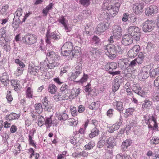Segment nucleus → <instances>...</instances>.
Wrapping results in <instances>:
<instances>
[{
	"mask_svg": "<svg viewBox=\"0 0 159 159\" xmlns=\"http://www.w3.org/2000/svg\"><path fill=\"white\" fill-rule=\"evenodd\" d=\"M107 50L106 55L112 59L115 58L116 55L122 54L123 51L121 50L120 46L116 43L107 45Z\"/></svg>",
	"mask_w": 159,
	"mask_h": 159,
	"instance_id": "f257e3e1",
	"label": "nucleus"
},
{
	"mask_svg": "<svg viewBox=\"0 0 159 159\" xmlns=\"http://www.w3.org/2000/svg\"><path fill=\"white\" fill-rule=\"evenodd\" d=\"M120 6V4L119 3L108 6L107 7L106 15H105V17L104 16L105 18L108 19L109 18L108 16L112 17L115 16L117 14Z\"/></svg>",
	"mask_w": 159,
	"mask_h": 159,
	"instance_id": "f03ea898",
	"label": "nucleus"
},
{
	"mask_svg": "<svg viewBox=\"0 0 159 159\" xmlns=\"http://www.w3.org/2000/svg\"><path fill=\"white\" fill-rule=\"evenodd\" d=\"M128 33L136 41H139L140 37V29L138 27L130 26L128 29Z\"/></svg>",
	"mask_w": 159,
	"mask_h": 159,
	"instance_id": "7ed1b4c3",
	"label": "nucleus"
},
{
	"mask_svg": "<svg viewBox=\"0 0 159 159\" xmlns=\"http://www.w3.org/2000/svg\"><path fill=\"white\" fill-rule=\"evenodd\" d=\"M73 48L72 43L70 42H67L61 48V54L64 56H67L71 52Z\"/></svg>",
	"mask_w": 159,
	"mask_h": 159,
	"instance_id": "20e7f679",
	"label": "nucleus"
},
{
	"mask_svg": "<svg viewBox=\"0 0 159 159\" xmlns=\"http://www.w3.org/2000/svg\"><path fill=\"white\" fill-rule=\"evenodd\" d=\"M37 36L32 34H27L23 37L22 41L28 45H30L36 42Z\"/></svg>",
	"mask_w": 159,
	"mask_h": 159,
	"instance_id": "39448f33",
	"label": "nucleus"
},
{
	"mask_svg": "<svg viewBox=\"0 0 159 159\" xmlns=\"http://www.w3.org/2000/svg\"><path fill=\"white\" fill-rule=\"evenodd\" d=\"M152 21L147 20L143 24L142 30L145 33L149 32L153 29Z\"/></svg>",
	"mask_w": 159,
	"mask_h": 159,
	"instance_id": "423d86ee",
	"label": "nucleus"
},
{
	"mask_svg": "<svg viewBox=\"0 0 159 159\" xmlns=\"http://www.w3.org/2000/svg\"><path fill=\"white\" fill-rule=\"evenodd\" d=\"M124 78L121 76L116 77L113 81L112 90L113 92H116L119 89L120 84L122 83Z\"/></svg>",
	"mask_w": 159,
	"mask_h": 159,
	"instance_id": "0eeeda50",
	"label": "nucleus"
},
{
	"mask_svg": "<svg viewBox=\"0 0 159 159\" xmlns=\"http://www.w3.org/2000/svg\"><path fill=\"white\" fill-rule=\"evenodd\" d=\"M122 30L121 27L119 26L116 25L114 27L113 34L114 38L117 39L121 38L122 36Z\"/></svg>",
	"mask_w": 159,
	"mask_h": 159,
	"instance_id": "6e6552de",
	"label": "nucleus"
},
{
	"mask_svg": "<svg viewBox=\"0 0 159 159\" xmlns=\"http://www.w3.org/2000/svg\"><path fill=\"white\" fill-rule=\"evenodd\" d=\"M133 38L129 34H126L122 37L121 43L127 46L131 44L133 42Z\"/></svg>",
	"mask_w": 159,
	"mask_h": 159,
	"instance_id": "1a4fd4ad",
	"label": "nucleus"
},
{
	"mask_svg": "<svg viewBox=\"0 0 159 159\" xmlns=\"http://www.w3.org/2000/svg\"><path fill=\"white\" fill-rule=\"evenodd\" d=\"M46 41L47 43L51 44V42L50 41V39H52L58 40L60 38V36L58 35H57L54 32L50 34H49L48 31L46 34Z\"/></svg>",
	"mask_w": 159,
	"mask_h": 159,
	"instance_id": "9d476101",
	"label": "nucleus"
},
{
	"mask_svg": "<svg viewBox=\"0 0 159 159\" xmlns=\"http://www.w3.org/2000/svg\"><path fill=\"white\" fill-rule=\"evenodd\" d=\"M144 6V3H140L139 4H135L134 5L133 10L134 13L138 14L143 11V9Z\"/></svg>",
	"mask_w": 159,
	"mask_h": 159,
	"instance_id": "9b49d317",
	"label": "nucleus"
},
{
	"mask_svg": "<svg viewBox=\"0 0 159 159\" xmlns=\"http://www.w3.org/2000/svg\"><path fill=\"white\" fill-rule=\"evenodd\" d=\"M68 98L69 95L68 94L61 92L57 93V94L54 95L53 96L54 99L57 102L60 100H64L65 99H68Z\"/></svg>",
	"mask_w": 159,
	"mask_h": 159,
	"instance_id": "f8f14e48",
	"label": "nucleus"
},
{
	"mask_svg": "<svg viewBox=\"0 0 159 159\" xmlns=\"http://www.w3.org/2000/svg\"><path fill=\"white\" fill-rule=\"evenodd\" d=\"M107 28V26L105 22H102L98 24L95 29L96 33L99 34L104 32Z\"/></svg>",
	"mask_w": 159,
	"mask_h": 159,
	"instance_id": "ddd939ff",
	"label": "nucleus"
},
{
	"mask_svg": "<svg viewBox=\"0 0 159 159\" xmlns=\"http://www.w3.org/2000/svg\"><path fill=\"white\" fill-rule=\"evenodd\" d=\"M157 7L155 5H152L147 8L145 11V13L147 15L149 16L157 13Z\"/></svg>",
	"mask_w": 159,
	"mask_h": 159,
	"instance_id": "4468645a",
	"label": "nucleus"
},
{
	"mask_svg": "<svg viewBox=\"0 0 159 159\" xmlns=\"http://www.w3.org/2000/svg\"><path fill=\"white\" fill-rule=\"evenodd\" d=\"M148 124V128L151 129L152 130H155L157 129L158 128L157 120L156 118L153 116H152L151 119L150 118V120Z\"/></svg>",
	"mask_w": 159,
	"mask_h": 159,
	"instance_id": "2eb2a0df",
	"label": "nucleus"
},
{
	"mask_svg": "<svg viewBox=\"0 0 159 159\" xmlns=\"http://www.w3.org/2000/svg\"><path fill=\"white\" fill-rule=\"evenodd\" d=\"M149 66L148 65L143 68L142 71L139 74V76L143 79H145L149 76L148 72L149 70Z\"/></svg>",
	"mask_w": 159,
	"mask_h": 159,
	"instance_id": "dca6fc26",
	"label": "nucleus"
},
{
	"mask_svg": "<svg viewBox=\"0 0 159 159\" xmlns=\"http://www.w3.org/2000/svg\"><path fill=\"white\" fill-rule=\"evenodd\" d=\"M114 142L115 140L113 138L111 137L109 138L105 142V148H113L116 145V143Z\"/></svg>",
	"mask_w": 159,
	"mask_h": 159,
	"instance_id": "f3484780",
	"label": "nucleus"
},
{
	"mask_svg": "<svg viewBox=\"0 0 159 159\" xmlns=\"http://www.w3.org/2000/svg\"><path fill=\"white\" fill-rule=\"evenodd\" d=\"M117 67V64L115 62L108 63L105 65V68L106 70L110 73L112 71L115 70Z\"/></svg>",
	"mask_w": 159,
	"mask_h": 159,
	"instance_id": "a211bd4d",
	"label": "nucleus"
},
{
	"mask_svg": "<svg viewBox=\"0 0 159 159\" xmlns=\"http://www.w3.org/2000/svg\"><path fill=\"white\" fill-rule=\"evenodd\" d=\"M121 119V117L120 115L119 119L118 121H117L118 123L117 124L115 125H113L111 127H110L108 130V132L110 133H112L115 131L118 130L119 128V126L122 122V121Z\"/></svg>",
	"mask_w": 159,
	"mask_h": 159,
	"instance_id": "6ab92c4d",
	"label": "nucleus"
},
{
	"mask_svg": "<svg viewBox=\"0 0 159 159\" xmlns=\"http://www.w3.org/2000/svg\"><path fill=\"white\" fill-rule=\"evenodd\" d=\"M40 68L38 66H35L34 65H30L28 68V72L32 75H36L37 71L40 70Z\"/></svg>",
	"mask_w": 159,
	"mask_h": 159,
	"instance_id": "aec40b11",
	"label": "nucleus"
},
{
	"mask_svg": "<svg viewBox=\"0 0 159 159\" xmlns=\"http://www.w3.org/2000/svg\"><path fill=\"white\" fill-rule=\"evenodd\" d=\"M58 21L63 25L66 32H68L70 31V28L68 27L67 24V21L65 18L64 17L62 16L61 17L58 19Z\"/></svg>",
	"mask_w": 159,
	"mask_h": 159,
	"instance_id": "412c9836",
	"label": "nucleus"
},
{
	"mask_svg": "<svg viewBox=\"0 0 159 159\" xmlns=\"http://www.w3.org/2000/svg\"><path fill=\"white\" fill-rule=\"evenodd\" d=\"M133 91L141 97L144 96L145 93L141 87L135 85L133 87Z\"/></svg>",
	"mask_w": 159,
	"mask_h": 159,
	"instance_id": "4be33fe9",
	"label": "nucleus"
},
{
	"mask_svg": "<svg viewBox=\"0 0 159 159\" xmlns=\"http://www.w3.org/2000/svg\"><path fill=\"white\" fill-rule=\"evenodd\" d=\"M20 116V114H17L15 113H11L6 116V120H7L17 119Z\"/></svg>",
	"mask_w": 159,
	"mask_h": 159,
	"instance_id": "5701e85b",
	"label": "nucleus"
},
{
	"mask_svg": "<svg viewBox=\"0 0 159 159\" xmlns=\"http://www.w3.org/2000/svg\"><path fill=\"white\" fill-rule=\"evenodd\" d=\"M132 142L129 139H126L124 141L121 145V149L123 151H125L127 148L128 146H129L131 144Z\"/></svg>",
	"mask_w": 159,
	"mask_h": 159,
	"instance_id": "b1692460",
	"label": "nucleus"
},
{
	"mask_svg": "<svg viewBox=\"0 0 159 159\" xmlns=\"http://www.w3.org/2000/svg\"><path fill=\"white\" fill-rule=\"evenodd\" d=\"M91 55L94 57H98L100 55V52L97 48L91 47L90 48Z\"/></svg>",
	"mask_w": 159,
	"mask_h": 159,
	"instance_id": "393cba45",
	"label": "nucleus"
},
{
	"mask_svg": "<svg viewBox=\"0 0 159 159\" xmlns=\"http://www.w3.org/2000/svg\"><path fill=\"white\" fill-rule=\"evenodd\" d=\"M150 68V67H149ZM149 75L150 77L154 78L159 74V66L155 69H149Z\"/></svg>",
	"mask_w": 159,
	"mask_h": 159,
	"instance_id": "a878e982",
	"label": "nucleus"
},
{
	"mask_svg": "<svg viewBox=\"0 0 159 159\" xmlns=\"http://www.w3.org/2000/svg\"><path fill=\"white\" fill-rule=\"evenodd\" d=\"M43 101L42 103L43 106L44 107V110L48 111H50L51 108L48 103V101L47 97H45L43 100Z\"/></svg>",
	"mask_w": 159,
	"mask_h": 159,
	"instance_id": "bb28decb",
	"label": "nucleus"
},
{
	"mask_svg": "<svg viewBox=\"0 0 159 159\" xmlns=\"http://www.w3.org/2000/svg\"><path fill=\"white\" fill-rule=\"evenodd\" d=\"M72 54L73 57L78 58L80 56V48L78 47H75L74 49L72 50Z\"/></svg>",
	"mask_w": 159,
	"mask_h": 159,
	"instance_id": "cd10ccee",
	"label": "nucleus"
},
{
	"mask_svg": "<svg viewBox=\"0 0 159 159\" xmlns=\"http://www.w3.org/2000/svg\"><path fill=\"white\" fill-rule=\"evenodd\" d=\"M122 102L120 101H116L113 102L114 106H116V109L119 111H122L124 110Z\"/></svg>",
	"mask_w": 159,
	"mask_h": 159,
	"instance_id": "c85d7f7f",
	"label": "nucleus"
},
{
	"mask_svg": "<svg viewBox=\"0 0 159 159\" xmlns=\"http://www.w3.org/2000/svg\"><path fill=\"white\" fill-rule=\"evenodd\" d=\"M99 134L98 129L96 127H95L91 130V133L89 135V137L92 138L97 136Z\"/></svg>",
	"mask_w": 159,
	"mask_h": 159,
	"instance_id": "c756f323",
	"label": "nucleus"
},
{
	"mask_svg": "<svg viewBox=\"0 0 159 159\" xmlns=\"http://www.w3.org/2000/svg\"><path fill=\"white\" fill-rule=\"evenodd\" d=\"M47 55L54 60H57L59 58V56L53 51H51L48 52L47 53Z\"/></svg>",
	"mask_w": 159,
	"mask_h": 159,
	"instance_id": "7c9ffc66",
	"label": "nucleus"
},
{
	"mask_svg": "<svg viewBox=\"0 0 159 159\" xmlns=\"http://www.w3.org/2000/svg\"><path fill=\"white\" fill-rule=\"evenodd\" d=\"M56 117L58 118V119L64 121L67 120L68 118V115L65 113H62L61 114H58L56 115Z\"/></svg>",
	"mask_w": 159,
	"mask_h": 159,
	"instance_id": "2f4dec72",
	"label": "nucleus"
},
{
	"mask_svg": "<svg viewBox=\"0 0 159 159\" xmlns=\"http://www.w3.org/2000/svg\"><path fill=\"white\" fill-rule=\"evenodd\" d=\"M99 106V105L98 102V101L96 102H92L89 106V108L90 109L96 110L98 108Z\"/></svg>",
	"mask_w": 159,
	"mask_h": 159,
	"instance_id": "473e14b6",
	"label": "nucleus"
},
{
	"mask_svg": "<svg viewBox=\"0 0 159 159\" xmlns=\"http://www.w3.org/2000/svg\"><path fill=\"white\" fill-rule=\"evenodd\" d=\"M57 87L53 84H50L48 88V90L49 92L52 94L55 93L57 90Z\"/></svg>",
	"mask_w": 159,
	"mask_h": 159,
	"instance_id": "72a5a7b5",
	"label": "nucleus"
},
{
	"mask_svg": "<svg viewBox=\"0 0 159 159\" xmlns=\"http://www.w3.org/2000/svg\"><path fill=\"white\" fill-rule=\"evenodd\" d=\"M35 107L36 111L39 114H40L43 111V108L41 103H38L36 104L35 105Z\"/></svg>",
	"mask_w": 159,
	"mask_h": 159,
	"instance_id": "f704fd0d",
	"label": "nucleus"
},
{
	"mask_svg": "<svg viewBox=\"0 0 159 159\" xmlns=\"http://www.w3.org/2000/svg\"><path fill=\"white\" fill-rule=\"evenodd\" d=\"M95 145V144L93 141L90 142L88 144L84 146L85 149L87 150H89L92 149Z\"/></svg>",
	"mask_w": 159,
	"mask_h": 159,
	"instance_id": "c9c22d12",
	"label": "nucleus"
},
{
	"mask_svg": "<svg viewBox=\"0 0 159 159\" xmlns=\"http://www.w3.org/2000/svg\"><path fill=\"white\" fill-rule=\"evenodd\" d=\"M60 89L61 91V92L65 93H67V94H68V93L70 91L68 86L66 84H63L62 87L60 88Z\"/></svg>",
	"mask_w": 159,
	"mask_h": 159,
	"instance_id": "e433bc0d",
	"label": "nucleus"
},
{
	"mask_svg": "<svg viewBox=\"0 0 159 159\" xmlns=\"http://www.w3.org/2000/svg\"><path fill=\"white\" fill-rule=\"evenodd\" d=\"M92 41L93 43L97 45H101V42L99 38L96 36H94L92 38Z\"/></svg>",
	"mask_w": 159,
	"mask_h": 159,
	"instance_id": "4c0bfd02",
	"label": "nucleus"
},
{
	"mask_svg": "<svg viewBox=\"0 0 159 159\" xmlns=\"http://www.w3.org/2000/svg\"><path fill=\"white\" fill-rule=\"evenodd\" d=\"M151 102L148 101H145L142 105V109L144 110L146 109H148L151 106Z\"/></svg>",
	"mask_w": 159,
	"mask_h": 159,
	"instance_id": "58836bf2",
	"label": "nucleus"
},
{
	"mask_svg": "<svg viewBox=\"0 0 159 159\" xmlns=\"http://www.w3.org/2000/svg\"><path fill=\"white\" fill-rule=\"evenodd\" d=\"M59 65V64L58 63L54 61H52L51 63L49 62V63L47 65V66L48 68L52 69L54 68L55 66H58Z\"/></svg>",
	"mask_w": 159,
	"mask_h": 159,
	"instance_id": "ea45409f",
	"label": "nucleus"
},
{
	"mask_svg": "<svg viewBox=\"0 0 159 159\" xmlns=\"http://www.w3.org/2000/svg\"><path fill=\"white\" fill-rule=\"evenodd\" d=\"M45 125H48L47 128L49 127L52 124V121L51 118V117H46L44 118Z\"/></svg>",
	"mask_w": 159,
	"mask_h": 159,
	"instance_id": "a19ab883",
	"label": "nucleus"
},
{
	"mask_svg": "<svg viewBox=\"0 0 159 159\" xmlns=\"http://www.w3.org/2000/svg\"><path fill=\"white\" fill-rule=\"evenodd\" d=\"M21 146L19 143L16 144L15 146V148L14 150V152L15 155H17L20 152V148Z\"/></svg>",
	"mask_w": 159,
	"mask_h": 159,
	"instance_id": "79ce46f5",
	"label": "nucleus"
},
{
	"mask_svg": "<svg viewBox=\"0 0 159 159\" xmlns=\"http://www.w3.org/2000/svg\"><path fill=\"white\" fill-rule=\"evenodd\" d=\"M26 95L27 97L29 98H32L33 91L30 87H28L26 91Z\"/></svg>",
	"mask_w": 159,
	"mask_h": 159,
	"instance_id": "37998d69",
	"label": "nucleus"
},
{
	"mask_svg": "<svg viewBox=\"0 0 159 159\" xmlns=\"http://www.w3.org/2000/svg\"><path fill=\"white\" fill-rule=\"evenodd\" d=\"M1 81L5 86H7L8 84L9 80L6 77L4 76L2 77L1 78Z\"/></svg>",
	"mask_w": 159,
	"mask_h": 159,
	"instance_id": "c03bdc74",
	"label": "nucleus"
},
{
	"mask_svg": "<svg viewBox=\"0 0 159 159\" xmlns=\"http://www.w3.org/2000/svg\"><path fill=\"white\" fill-rule=\"evenodd\" d=\"M79 2L81 4L85 7L89 6L90 3V0H79Z\"/></svg>",
	"mask_w": 159,
	"mask_h": 159,
	"instance_id": "a18cd8bd",
	"label": "nucleus"
},
{
	"mask_svg": "<svg viewBox=\"0 0 159 159\" xmlns=\"http://www.w3.org/2000/svg\"><path fill=\"white\" fill-rule=\"evenodd\" d=\"M151 143L156 144L159 143V138L155 136L152 137L150 140Z\"/></svg>",
	"mask_w": 159,
	"mask_h": 159,
	"instance_id": "49530a36",
	"label": "nucleus"
},
{
	"mask_svg": "<svg viewBox=\"0 0 159 159\" xmlns=\"http://www.w3.org/2000/svg\"><path fill=\"white\" fill-rule=\"evenodd\" d=\"M74 71L75 72H72V75H71V78L72 79L75 80L79 76V75L82 72H78V71L75 70H74Z\"/></svg>",
	"mask_w": 159,
	"mask_h": 159,
	"instance_id": "de8ad7c7",
	"label": "nucleus"
},
{
	"mask_svg": "<svg viewBox=\"0 0 159 159\" xmlns=\"http://www.w3.org/2000/svg\"><path fill=\"white\" fill-rule=\"evenodd\" d=\"M128 55L130 57H134L137 55L136 54H135V52H134V50L132 48L128 52Z\"/></svg>",
	"mask_w": 159,
	"mask_h": 159,
	"instance_id": "09e8293b",
	"label": "nucleus"
},
{
	"mask_svg": "<svg viewBox=\"0 0 159 159\" xmlns=\"http://www.w3.org/2000/svg\"><path fill=\"white\" fill-rule=\"evenodd\" d=\"M137 64L134 59L131 61H129V63L128 64V66L130 68L134 69V67L137 65Z\"/></svg>",
	"mask_w": 159,
	"mask_h": 159,
	"instance_id": "8fccbe9b",
	"label": "nucleus"
},
{
	"mask_svg": "<svg viewBox=\"0 0 159 159\" xmlns=\"http://www.w3.org/2000/svg\"><path fill=\"white\" fill-rule=\"evenodd\" d=\"M150 118L148 116L145 115L143 116V119L142 120V123L144 125H148L150 120Z\"/></svg>",
	"mask_w": 159,
	"mask_h": 159,
	"instance_id": "3c124183",
	"label": "nucleus"
},
{
	"mask_svg": "<svg viewBox=\"0 0 159 159\" xmlns=\"http://www.w3.org/2000/svg\"><path fill=\"white\" fill-rule=\"evenodd\" d=\"M23 70L24 68L18 67L16 71L15 74H16V75L18 76L21 75L23 73Z\"/></svg>",
	"mask_w": 159,
	"mask_h": 159,
	"instance_id": "603ef678",
	"label": "nucleus"
},
{
	"mask_svg": "<svg viewBox=\"0 0 159 159\" xmlns=\"http://www.w3.org/2000/svg\"><path fill=\"white\" fill-rule=\"evenodd\" d=\"M40 70H38L37 71V73L38 75H43L42 71H47V69H44L42 67L41 65H40V67H39Z\"/></svg>",
	"mask_w": 159,
	"mask_h": 159,
	"instance_id": "864d4df0",
	"label": "nucleus"
},
{
	"mask_svg": "<svg viewBox=\"0 0 159 159\" xmlns=\"http://www.w3.org/2000/svg\"><path fill=\"white\" fill-rule=\"evenodd\" d=\"M70 109L71 111V113L73 116H75L77 115L78 112L75 107H71Z\"/></svg>",
	"mask_w": 159,
	"mask_h": 159,
	"instance_id": "5fc2aeb1",
	"label": "nucleus"
},
{
	"mask_svg": "<svg viewBox=\"0 0 159 159\" xmlns=\"http://www.w3.org/2000/svg\"><path fill=\"white\" fill-rule=\"evenodd\" d=\"M132 48L133 50H134V52H135V54H136L137 55L139 53L140 49V46L138 45H134Z\"/></svg>",
	"mask_w": 159,
	"mask_h": 159,
	"instance_id": "6e6d98bb",
	"label": "nucleus"
},
{
	"mask_svg": "<svg viewBox=\"0 0 159 159\" xmlns=\"http://www.w3.org/2000/svg\"><path fill=\"white\" fill-rule=\"evenodd\" d=\"M82 66L80 62H77L75 69L74 70L78 71V72H82Z\"/></svg>",
	"mask_w": 159,
	"mask_h": 159,
	"instance_id": "4d7b16f0",
	"label": "nucleus"
},
{
	"mask_svg": "<svg viewBox=\"0 0 159 159\" xmlns=\"http://www.w3.org/2000/svg\"><path fill=\"white\" fill-rule=\"evenodd\" d=\"M32 136L30 134H29V141L30 144L31 145L34 147H36L35 143H34V141L32 139Z\"/></svg>",
	"mask_w": 159,
	"mask_h": 159,
	"instance_id": "13d9d810",
	"label": "nucleus"
},
{
	"mask_svg": "<svg viewBox=\"0 0 159 159\" xmlns=\"http://www.w3.org/2000/svg\"><path fill=\"white\" fill-rule=\"evenodd\" d=\"M70 142L74 145H75L78 143L76 138L74 137H71L70 140Z\"/></svg>",
	"mask_w": 159,
	"mask_h": 159,
	"instance_id": "bf43d9fd",
	"label": "nucleus"
},
{
	"mask_svg": "<svg viewBox=\"0 0 159 159\" xmlns=\"http://www.w3.org/2000/svg\"><path fill=\"white\" fill-rule=\"evenodd\" d=\"M91 85L89 84H88L86 86H85L84 89V90L86 92H88V93L89 94V93L92 91V89L89 86Z\"/></svg>",
	"mask_w": 159,
	"mask_h": 159,
	"instance_id": "052dcab7",
	"label": "nucleus"
},
{
	"mask_svg": "<svg viewBox=\"0 0 159 159\" xmlns=\"http://www.w3.org/2000/svg\"><path fill=\"white\" fill-rule=\"evenodd\" d=\"M88 78V75H85L84 74L83 76L80 79V80L79 81H79L80 83H82L84 82H86Z\"/></svg>",
	"mask_w": 159,
	"mask_h": 159,
	"instance_id": "680f3d73",
	"label": "nucleus"
},
{
	"mask_svg": "<svg viewBox=\"0 0 159 159\" xmlns=\"http://www.w3.org/2000/svg\"><path fill=\"white\" fill-rule=\"evenodd\" d=\"M11 92L10 91H7V93L6 97L7 99L9 102H11L13 99L12 97V96L11 94Z\"/></svg>",
	"mask_w": 159,
	"mask_h": 159,
	"instance_id": "e2e57ef3",
	"label": "nucleus"
},
{
	"mask_svg": "<svg viewBox=\"0 0 159 159\" xmlns=\"http://www.w3.org/2000/svg\"><path fill=\"white\" fill-rule=\"evenodd\" d=\"M22 9L21 8H19L17 9V11L15 13V15L17 16H19V18L20 16H21L22 15Z\"/></svg>",
	"mask_w": 159,
	"mask_h": 159,
	"instance_id": "0e129e2a",
	"label": "nucleus"
},
{
	"mask_svg": "<svg viewBox=\"0 0 159 159\" xmlns=\"http://www.w3.org/2000/svg\"><path fill=\"white\" fill-rule=\"evenodd\" d=\"M118 64L121 69H124L126 68V65L124 64L123 61H121V59L119 61Z\"/></svg>",
	"mask_w": 159,
	"mask_h": 159,
	"instance_id": "69168bd1",
	"label": "nucleus"
},
{
	"mask_svg": "<svg viewBox=\"0 0 159 159\" xmlns=\"http://www.w3.org/2000/svg\"><path fill=\"white\" fill-rule=\"evenodd\" d=\"M104 144H105V142L103 140H100L98 142L97 146L98 148H101Z\"/></svg>",
	"mask_w": 159,
	"mask_h": 159,
	"instance_id": "338daca9",
	"label": "nucleus"
},
{
	"mask_svg": "<svg viewBox=\"0 0 159 159\" xmlns=\"http://www.w3.org/2000/svg\"><path fill=\"white\" fill-rule=\"evenodd\" d=\"M114 110L112 109H109L107 113V116L110 117L112 116L113 114Z\"/></svg>",
	"mask_w": 159,
	"mask_h": 159,
	"instance_id": "774afa93",
	"label": "nucleus"
}]
</instances>
